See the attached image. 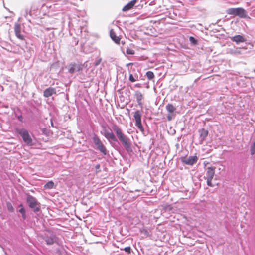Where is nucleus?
Returning a JSON list of instances; mask_svg holds the SVG:
<instances>
[{
  "instance_id": "f8f14e48",
  "label": "nucleus",
  "mask_w": 255,
  "mask_h": 255,
  "mask_svg": "<svg viewBox=\"0 0 255 255\" xmlns=\"http://www.w3.org/2000/svg\"><path fill=\"white\" fill-rule=\"evenodd\" d=\"M110 35L111 39L116 43L119 44L121 38L116 35V34L113 29H111L110 31Z\"/></svg>"
},
{
  "instance_id": "4468645a",
  "label": "nucleus",
  "mask_w": 255,
  "mask_h": 255,
  "mask_svg": "<svg viewBox=\"0 0 255 255\" xmlns=\"http://www.w3.org/2000/svg\"><path fill=\"white\" fill-rule=\"evenodd\" d=\"M232 41L235 42L236 43H239L240 42H244L246 41V39L244 37L240 35H235L234 37L231 38Z\"/></svg>"
},
{
  "instance_id": "dca6fc26",
  "label": "nucleus",
  "mask_w": 255,
  "mask_h": 255,
  "mask_svg": "<svg viewBox=\"0 0 255 255\" xmlns=\"http://www.w3.org/2000/svg\"><path fill=\"white\" fill-rule=\"evenodd\" d=\"M135 97L139 105H142V100L143 98L142 94L140 91H136L135 93Z\"/></svg>"
},
{
  "instance_id": "b1692460",
  "label": "nucleus",
  "mask_w": 255,
  "mask_h": 255,
  "mask_svg": "<svg viewBox=\"0 0 255 255\" xmlns=\"http://www.w3.org/2000/svg\"><path fill=\"white\" fill-rule=\"evenodd\" d=\"M135 77H136V78L133 76V75L132 74H129V81H131V82H135L137 79L138 76L136 75Z\"/></svg>"
},
{
  "instance_id": "9b49d317",
  "label": "nucleus",
  "mask_w": 255,
  "mask_h": 255,
  "mask_svg": "<svg viewBox=\"0 0 255 255\" xmlns=\"http://www.w3.org/2000/svg\"><path fill=\"white\" fill-rule=\"evenodd\" d=\"M104 135L108 140H111L114 141H117L116 136L112 131L109 132L105 129L104 131Z\"/></svg>"
},
{
  "instance_id": "a878e982",
  "label": "nucleus",
  "mask_w": 255,
  "mask_h": 255,
  "mask_svg": "<svg viewBox=\"0 0 255 255\" xmlns=\"http://www.w3.org/2000/svg\"><path fill=\"white\" fill-rule=\"evenodd\" d=\"M125 252L128 253H130V251H131V248L130 247H126L124 249H123Z\"/></svg>"
},
{
  "instance_id": "f257e3e1",
  "label": "nucleus",
  "mask_w": 255,
  "mask_h": 255,
  "mask_svg": "<svg viewBox=\"0 0 255 255\" xmlns=\"http://www.w3.org/2000/svg\"><path fill=\"white\" fill-rule=\"evenodd\" d=\"M113 130L116 133V135L122 143L123 145L128 150L130 147V143L128 140V138L123 132L121 128L116 124H113L112 126Z\"/></svg>"
},
{
  "instance_id": "7c9ffc66",
  "label": "nucleus",
  "mask_w": 255,
  "mask_h": 255,
  "mask_svg": "<svg viewBox=\"0 0 255 255\" xmlns=\"http://www.w3.org/2000/svg\"><path fill=\"white\" fill-rule=\"evenodd\" d=\"M99 167H100V165H98L96 166V168H98Z\"/></svg>"
},
{
  "instance_id": "0eeeda50",
  "label": "nucleus",
  "mask_w": 255,
  "mask_h": 255,
  "mask_svg": "<svg viewBox=\"0 0 255 255\" xmlns=\"http://www.w3.org/2000/svg\"><path fill=\"white\" fill-rule=\"evenodd\" d=\"M141 112L139 110H137L134 112V118L135 120V125L138 128L140 131L144 130L143 127L141 123Z\"/></svg>"
},
{
  "instance_id": "423d86ee",
  "label": "nucleus",
  "mask_w": 255,
  "mask_h": 255,
  "mask_svg": "<svg viewBox=\"0 0 255 255\" xmlns=\"http://www.w3.org/2000/svg\"><path fill=\"white\" fill-rule=\"evenodd\" d=\"M93 140L94 144L96 145L97 149L103 154L106 155L107 154V149L100 138L98 136H95L93 137Z\"/></svg>"
},
{
  "instance_id": "c85d7f7f",
  "label": "nucleus",
  "mask_w": 255,
  "mask_h": 255,
  "mask_svg": "<svg viewBox=\"0 0 255 255\" xmlns=\"http://www.w3.org/2000/svg\"><path fill=\"white\" fill-rule=\"evenodd\" d=\"M101 58L99 59L95 64V66H97L101 62Z\"/></svg>"
},
{
  "instance_id": "a211bd4d",
  "label": "nucleus",
  "mask_w": 255,
  "mask_h": 255,
  "mask_svg": "<svg viewBox=\"0 0 255 255\" xmlns=\"http://www.w3.org/2000/svg\"><path fill=\"white\" fill-rule=\"evenodd\" d=\"M54 187V183L52 181H48L44 186V188L46 189H51Z\"/></svg>"
},
{
  "instance_id": "473e14b6",
  "label": "nucleus",
  "mask_w": 255,
  "mask_h": 255,
  "mask_svg": "<svg viewBox=\"0 0 255 255\" xmlns=\"http://www.w3.org/2000/svg\"><path fill=\"white\" fill-rule=\"evenodd\" d=\"M254 72L255 73V69H254Z\"/></svg>"
},
{
  "instance_id": "7ed1b4c3",
  "label": "nucleus",
  "mask_w": 255,
  "mask_h": 255,
  "mask_svg": "<svg viewBox=\"0 0 255 255\" xmlns=\"http://www.w3.org/2000/svg\"><path fill=\"white\" fill-rule=\"evenodd\" d=\"M26 201L30 208H31L34 212H39L40 210V204L36 199L31 195H28Z\"/></svg>"
},
{
  "instance_id": "20e7f679",
  "label": "nucleus",
  "mask_w": 255,
  "mask_h": 255,
  "mask_svg": "<svg viewBox=\"0 0 255 255\" xmlns=\"http://www.w3.org/2000/svg\"><path fill=\"white\" fill-rule=\"evenodd\" d=\"M227 13L229 15L238 16L240 18H245L247 16V12L243 8H231L227 10Z\"/></svg>"
},
{
  "instance_id": "2eb2a0df",
  "label": "nucleus",
  "mask_w": 255,
  "mask_h": 255,
  "mask_svg": "<svg viewBox=\"0 0 255 255\" xmlns=\"http://www.w3.org/2000/svg\"><path fill=\"white\" fill-rule=\"evenodd\" d=\"M200 133V136L202 141H204L206 138L207 137L208 134V131L207 130L202 128L199 130Z\"/></svg>"
},
{
  "instance_id": "393cba45",
  "label": "nucleus",
  "mask_w": 255,
  "mask_h": 255,
  "mask_svg": "<svg viewBox=\"0 0 255 255\" xmlns=\"http://www.w3.org/2000/svg\"><path fill=\"white\" fill-rule=\"evenodd\" d=\"M174 116H175V115L173 113H172V114L169 113L167 116V120L169 121H170L174 117Z\"/></svg>"
},
{
  "instance_id": "39448f33",
  "label": "nucleus",
  "mask_w": 255,
  "mask_h": 255,
  "mask_svg": "<svg viewBox=\"0 0 255 255\" xmlns=\"http://www.w3.org/2000/svg\"><path fill=\"white\" fill-rule=\"evenodd\" d=\"M215 169L216 168L215 167H209L206 169V173L205 178L207 180V185L210 187L213 186L212 180L215 175Z\"/></svg>"
},
{
  "instance_id": "9d476101",
  "label": "nucleus",
  "mask_w": 255,
  "mask_h": 255,
  "mask_svg": "<svg viewBox=\"0 0 255 255\" xmlns=\"http://www.w3.org/2000/svg\"><path fill=\"white\" fill-rule=\"evenodd\" d=\"M56 91L55 88L49 87L46 89L43 92V96L45 97L48 98L52 96L53 94H55Z\"/></svg>"
},
{
  "instance_id": "f03ea898",
  "label": "nucleus",
  "mask_w": 255,
  "mask_h": 255,
  "mask_svg": "<svg viewBox=\"0 0 255 255\" xmlns=\"http://www.w3.org/2000/svg\"><path fill=\"white\" fill-rule=\"evenodd\" d=\"M16 132L22 137L23 141L27 145L31 146L33 145L32 139L31 138L28 131L25 128H16Z\"/></svg>"
},
{
  "instance_id": "f3484780",
  "label": "nucleus",
  "mask_w": 255,
  "mask_h": 255,
  "mask_svg": "<svg viewBox=\"0 0 255 255\" xmlns=\"http://www.w3.org/2000/svg\"><path fill=\"white\" fill-rule=\"evenodd\" d=\"M166 109L169 113H173L175 110L176 108L172 104H168L166 106Z\"/></svg>"
},
{
  "instance_id": "cd10ccee",
  "label": "nucleus",
  "mask_w": 255,
  "mask_h": 255,
  "mask_svg": "<svg viewBox=\"0 0 255 255\" xmlns=\"http://www.w3.org/2000/svg\"><path fill=\"white\" fill-rule=\"evenodd\" d=\"M189 39L191 42L194 43H196V40L194 37H190Z\"/></svg>"
},
{
  "instance_id": "aec40b11",
  "label": "nucleus",
  "mask_w": 255,
  "mask_h": 255,
  "mask_svg": "<svg viewBox=\"0 0 255 255\" xmlns=\"http://www.w3.org/2000/svg\"><path fill=\"white\" fill-rule=\"evenodd\" d=\"M146 75L147 78L150 80L153 79L154 78V73L152 71H147L146 73Z\"/></svg>"
},
{
  "instance_id": "6ab92c4d",
  "label": "nucleus",
  "mask_w": 255,
  "mask_h": 255,
  "mask_svg": "<svg viewBox=\"0 0 255 255\" xmlns=\"http://www.w3.org/2000/svg\"><path fill=\"white\" fill-rule=\"evenodd\" d=\"M19 207L20 208V209L19 210V212L22 214V217L24 219H25L26 218V214H25V209L23 207V206L22 204H20L19 205Z\"/></svg>"
},
{
  "instance_id": "ddd939ff",
  "label": "nucleus",
  "mask_w": 255,
  "mask_h": 255,
  "mask_svg": "<svg viewBox=\"0 0 255 255\" xmlns=\"http://www.w3.org/2000/svg\"><path fill=\"white\" fill-rule=\"evenodd\" d=\"M136 0H133L126 5L122 9L123 11H127L132 9L136 3Z\"/></svg>"
},
{
  "instance_id": "5701e85b",
  "label": "nucleus",
  "mask_w": 255,
  "mask_h": 255,
  "mask_svg": "<svg viewBox=\"0 0 255 255\" xmlns=\"http://www.w3.org/2000/svg\"><path fill=\"white\" fill-rule=\"evenodd\" d=\"M45 241L48 245H52L54 243V240L53 238H47Z\"/></svg>"
},
{
  "instance_id": "4be33fe9",
  "label": "nucleus",
  "mask_w": 255,
  "mask_h": 255,
  "mask_svg": "<svg viewBox=\"0 0 255 255\" xmlns=\"http://www.w3.org/2000/svg\"><path fill=\"white\" fill-rule=\"evenodd\" d=\"M126 53L127 54L133 55L135 53V51L132 49H131L129 47H128V48H127V49H126Z\"/></svg>"
},
{
  "instance_id": "2f4dec72",
  "label": "nucleus",
  "mask_w": 255,
  "mask_h": 255,
  "mask_svg": "<svg viewBox=\"0 0 255 255\" xmlns=\"http://www.w3.org/2000/svg\"><path fill=\"white\" fill-rule=\"evenodd\" d=\"M132 64H133V63H129L128 65H132Z\"/></svg>"
},
{
  "instance_id": "6e6552de",
  "label": "nucleus",
  "mask_w": 255,
  "mask_h": 255,
  "mask_svg": "<svg viewBox=\"0 0 255 255\" xmlns=\"http://www.w3.org/2000/svg\"><path fill=\"white\" fill-rule=\"evenodd\" d=\"M198 160L196 156H190L189 157H183L181 158L182 162L187 165H192L197 162Z\"/></svg>"
},
{
  "instance_id": "c756f323",
  "label": "nucleus",
  "mask_w": 255,
  "mask_h": 255,
  "mask_svg": "<svg viewBox=\"0 0 255 255\" xmlns=\"http://www.w3.org/2000/svg\"><path fill=\"white\" fill-rule=\"evenodd\" d=\"M18 119L19 120V121L22 122V120H23V117L22 115H20L18 117Z\"/></svg>"
},
{
  "instance_id": "bb28decb",
  "label": "nucleus",
  "mask_w": 255,
  "mask_h": 255,
  "mask_svg": "<svg viewBox=\"0 0 255 255\" xmlns=\"http://www.w3.org/2000/svg\"><path fill=\"white\" fill-rule=\"evenodd\" d=\"M7 208H8V209L9 211H13V208L12 206L10 204H9L7 205Z\"/></svg>"
},
{
  "instance_id": "412c9836",
  "label": "nucleus",
  "mask_w": 255,
  "mask_h": 255,
  "mask_svg": "<svg viewBox=\"0 0 255 255\" xmlns=\"http://www.w3.org/2000/svg\"><path fill=\"white\" fill-rule=\"evenodd\" d=\"M69 72L71 73H73L76 70V64H71L69 66Z\"/></svg>"
},
{
  "instance_id": "1a4fd4ad",
  "label": "nucleus",
  "mask_w": 255,
  "mask_h": 255,
  "mask_svg": "<svg viewBox=\"0 0 255 255\" xmlns=\"http://www.w3.org/2000/svg\"><path fill=\"white\" fill-rule=\"evenodd\" d=\"M21 27L19 23H16L14 25V32L16 36L21 40H24V36L21 33Z\"/></svg>"
}]
</instances>
